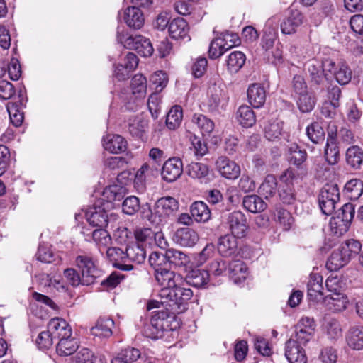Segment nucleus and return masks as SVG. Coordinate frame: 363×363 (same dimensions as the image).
<instances>
[{
	"label": "nucleus",
	"mask_w": 363,
	"mask_h": 363,
	"mask_svg": "<svg viewBox=\"0 0 363 363\" xmlns=\"http://www.w3.org/2000/svg\"><path fill=\"white\" fill-rule=\"evenodd\" d=\"M164 260L165 254L154 252L149 256L150 264L155 267V279L162 288L159 291L160 300L150 301L147 310L159 308L161 305L167 311H158L152 315L150 324L143 329L144 335L153 340L162 338L165 333L177 328L179 323L175 314L186 309L187 303L193 296V291L185 287L179 274L161 267Z\"/></svg>",
	"instance_id": "nucleus-1"
},
{
	"label": "nucleus",
	"mask_w": 363,
	"mask_h": 363,
	"mask_svg": "<svg viewBox=\"0 0 363 363\" xmlns=\"http://www.w3.org/2000/svg\"><path fill=\"white\" fill-rule=\"evenodd\" d=\"M179 202L172 196L159 199L155 203L154 210L149 203L141 206L140 214L143 219L159 225L167 222V219L174 216L179 210Z\"/></svg>",
	"instance_id": "nucleus-2"
},
{
	"label": "nucleus",
	"mask_w": 363,
	"mask_h": 363,
	"mask_svg": "<svg viewBox=\"0 0 363 363\" xmlns=\"http://www.w3.org/2000/svg\"><path fill=\"white\" fill-rule=\"evenodd\" d=\"M117 40L125 48L134 50L143 57H150L154 52L150 40L142 35H124L118 30Z\"/></svg>",
	"instance_id": "nucleus-3"
},
{
	"label": "nucleus",
	"mask_w": 363,
	"mask_h": 363,
	"mask_svg": "<svg viewBox=\"0 0 363 363\" xmlns=\"http://www.w3.org/2000/svg\"><path fill=\"white\" fill-rule=\"evenodd\" d=\"M334 68V62L326 59L320 62L315 59L309 60L306 65V69L313 86L323 85L325 81V72H331Z\"/></svg>",
	"instance_id": "nucleus-4"
},
{
	"label": "nucleus",
	"mask_w": 363,
	"mask_h": 363,
	"mask_svg": "<svg viewBox=\"0 0 363 363\" xmlns=\"http://www.w3.org/2000/svg\"><path fill=\"white\" fill-rule=\"evenodd\" d=\"M339 201L340 191L337 184H327L321 189L318 195V203L323 214L331 215Z\"/></svg>",
	"instance_id": "nucleus-5"
},
{
	"label": "nucleus",
	"mask_w": 363,
	"mask_h": 363,
	"mask_svg": "<svg viewBox=\"0 0 363 363\" xmlns=\"http://www.w3.org/2000/svg\"><path fill=\"white\" fill-rule=\"evenodd\" d=\"M74 264L81 272L83 285H90L93 284L96 279L101 275V271L98 269L91 256L87 255L77 256L74 260Z\"/></svg>",
	"instance_id": "nucleus-6"
},
{
	"label": "nucleus",
	"mask_w": 363,
	"mask_h": 363,
	"mask_svg": "<svg viewBox=\"0 0 363 363\" xmlns=\"http://www.w3.org/2000/svg\"><path fill=\"white\" fill-rule=\"evenodd\" d=\"M226 223L230 234L239 238L247 234L248 225L245 215L240 211H234L227 215Z\"/></svg>",
	"instance_id": "nucleus-7"
},
{
	"label": "nucleus",
	"mask_w": 363,
	"mask_h": 363,
	"mask_svg": "<svg viewBox=\"0 0 363 363\" xmlns=\"http://www.w3.org/2000/svg\"><path fill=\"white\" fill-rule=\"evenodd\" d=\"M105 202L99 201L94 206L90 207L85 216L89 223L97 228H106L108 225V214L106 211Z\"/></svg>",
	"instance_id": "nucleus-8"
},
{
	"label": "nucleus",
	"mask_w": 363,
	"mask_h": 363,
	"mask_svg": "<svg viewBox=\"0 0 363 363\" xmlns=\"http://www.w3.org/2000/svg\"><path fill=\"white\" fill-rule=\"evenodd\" d=\"M118 18L134 29H140L145 22L143 12L139 8L133 6L128 7L123 11H119Z\"/></svg>",
	"instance_id": "nucleus-9"
},
{
	"label": "nucleus",
	"mask_w": 363,
	"mask_h": 363,
	"mask_svg": "<svg viewBox=\"0 0 363 363\" xmlns=\"http://www.w3.org/2000/svg\"><path fill=\"white\" fill-rule=\"evenodd\" d=\"M183 163L181 159L172 157L167 160L162 169V177L167 182L176 181L182 174Z\"/></svg>",
	"instance_id": "nucleus-10"
},
{
	"label": "nucleus",
	"mask_w": 363,
	"mask_h": 363,
	"mask_svg": "<svg viewBox=\"0 0 363 363\" xmlns=\"http://www.w3.org/2000/svg\"><path fill=\"white\" fill-rule=\"evenodd\" d=\"M238 238L230 234L221 235L217 242L218 253L224 257H230L237 255L238 252Z\"/></svg>",
	"instance_id": "nucleus-11"
},
{
	"label": "nucleus",
	"mask_w": 363,
	"mask_h": 363,
	"mask_svg": "<svg viewBox=\"0 0 363 363\" xmlns=\"http://www.w3.org/2000/svg\"><path fill=\"white\" fill-rule=\"evenodd\" d=\"M48 328L50 330L53 338L57 341L65 337H70L72 335L71 326L65 320L61 318L51 319L48 323Z\"/></svg>",
	"instance_id": "nucleus-12"
},
{
	"label": "nucleus",
	"mask_w": 363,
	"mask_h": 363,
	"mask_svg": "<svg viewBox=\"0 0 363 363\" xmlns=\"http://www.w3.org/2000/svg\"><path fill=\"white\" fill-rule=\"evenodd\" d=\"M107 259L113 264V265L123 271H130L134 269L133 264L127 263L126 250L124 252L119 247H108L106 251Z\"/></svg>",
	"instance_id": "nucleus-13"
},
{
	"label": "nucleus",
	"mask_w": 363,
	"mask_h": 363,
	"mask_svg": "<svg viewBox=\"0 0 363 363\" xmlns=\"http://www.w3.org/2000/svg\"><path fill=\"white\" fill-rule=\"evenodd\" d=\"M216 167L221 176L228 179H235L240 174V167L235 162L224 156L217 159Z\"/></svg>",
	"instance_id": "nucleus-14"
},
{
	"label": "nucleus",
	"mask_w": 363,
	"mask_h": 363,
	"mask_svg": "<svg viewBox=\"0 0 363 363\" xmlns=\"http://www.w3.org/2000/svg\"><path fill=\"white\" fill-rule=\"evenodd\" d=\"M285 357L289 363H307L305 350L294 338L286 342Z\"/></svg>",
	"instance_id": "nucleus-15"
},
{
	"label": "nucleus",
	"mask_w": 363,
	"mask_h": 363,
	"mask_svg": "<svg viewBox=\"0 0 363 363\" xmlns=\"http://www.w3.org/2000/svg\"><path fill=\"white\" fill-rule=\"evenodd\" d=\"M173 240L177 245L185 247H191L199 240L198 233L189 228H179L173 236Z\"/></svg>",
	"instance_id": "nucleus-16"
},
{
	"label": "nucleus",
	"mask_w": 363,
	"mask_h": 363,
	"mask_svg": "<svg viewBox=\"0 0 363 363\" xmlns=\"http://www.w3.org/2000/svg\"><path fill=\"white\" fill-rule=\"evenodd\" d=\"M303 22V15L298 10H291L289 16L280 24L281 33L285 35L294 34Z\"/></svg>",
	"instance_id": "nucleus-17"
},
{
	"label": "nucleus",
	"mask_w": 363,
	"mask_h": 363,
	"mask_svg": "<svg viewBox=\"0 0 363 363\" xmlns=\"http://www.w3.org/2000/svg\"><path fill=\"white\" fill-rule=\"evenodd\" d=\"M347 346L354 350H363V325H351L345 334Z\"/></svg>",
	"instance_id": "nucleus-18"
},
{
	"label": "nucleus",
	"mask_w": 363,
	"mask_h": 363,
	"mask_svg": "<svg viewBox=\"0 0 363 363\" xmlns=\"http://www.w3.org/2000/svg\"><path fill=\"white\" fill-rule=\"evenodd\" d=\"M247 99L254 108L262 107L266 101V91L264 87L258 83L252 84L247 89Z\"/></svg>",
	"instance_id": "nucleus-19"
},
{
	"label": "nucleus",
	"mask_w": 363,
	"mask_h": 363,
	"mask_svg": "<svg viewBox=\"0 0 363 363\" xmlns=\"http://www.w3.org/2000/svg\"><path fill=\"white\" fill-rule=\"evenodd\" d=\"M307 294L310 300L319 301L323 296V277L318 273H311L307 284Z\"/></svg>",
	"instance_id": "nucleus-20"
},
{
	"label": "nucleus",
	"mask_w": 363,
	"mask_h": 363,
	"mask_svg": "<svg viewBox=\"0 0 363 363\" xmlns=\"http://www.w3.org/2000/svg\"><path fill=\"white\" fill-rule=\"evenodd\" d=\"M228 273L233 282L242 283L247 277V267L241 260H233L228 263Z\"/></svg>",
	"instance_id": "nucleus-21"
},
{
	"label": "nucleus",
	"mask_w": 363,
	"mask_h": 363,
	"mask_svg": "<svg viewBox=\"0 0 363 363\" xmlns=\"http://www.w3.org/2000/svg\"><path fill=\"white\" fill-rule=\"evenodd\" d=\"M114 322L110 318H99L91 328V334L100 338H108L113 334Z\"/></svg>",
	"instance_id": "nucleus-22"
},
{
	"label": "nucleus",
	"mask_w": 363,
	"mask_h": 363,
	"mask_svg": "<svg viewBox=\"0 0 363 363\" xmlns=\"http://www.w3.org/2000/svg\"><path fill=\"white\" fill-rule=\"evenodd\" d=\"M186 172L192 179L199 180L201 183L210 181L208 166L201 162H191L186 167Z\"/></svg>",
	"instance_id": "nucleus-23"
},
{
	"label": "nucleus",
	"mask_w": 363,
	"mask_h": 363,
	"mask_svg": "<svg viewBox=\"0 0 363 363\" xmlns=\"http://www.w3.org/2000/svg\"><path fill=\"white\" fill-rule=\"evenodd\" d=\"M103 141L104 149L111 153H121L127 149V141L119 135H108Z\"/></svg>",
	"instance_id": "nucleus-24"
},
{
	"label": "nucleus",
	"mask_w": 363,
	"mask_h": 363,
	"mask_svg": "<svg viewBox=\"0 0 363 363\" xmlns=\"http://www.w3.org/2000/svg\"><path fill=\"white\" fill-rule=\"evenodd\" d=\"M211 95L208 105L210 111H216L219 108H225L228 102V96L225 91L219 87H213L211 89Z\"/></svg>",
	"instance_id": "nucleus-25"
},
{
	"label": "nucleus",
	"mask_w": 363,
	"mask_h": 363,
	"mask_svg": "<svg viewBox=\"0 0 363 363\" xmlns=\"http://www.w3.org/2000/svg\"><path fill=\"white\" fill-rule=\"evenodd\" d=\"M127 263L140 264L146 259V251L141 243L133 242L126 247Z\"/></svg>",
	"instance_id": "nucleus-26"
},
{
	"label": "nucleus",
	"mask_w": 363,
	"mask_h": 363,
	"mask_svg": "<svg viewBox=\"0 0 363 363\" xmlns=\"http://www.w3.org/2000/svg\"><path fill=\"white\" fill-rule=\"evenodd\" d=\"M325 307L333 312H340L347 307V298L341 292H336L326 296L323 298Z\"/></svg>",
	"instance_id": "nucleus-27"
},
{
	"label": "nucleus",
	"mask_w": 363,
	"mask_h": 363,
	"mask_svg": "<svg viewBox=\"0 0 363 363\" xmlns=\"http://www.w3.org/2000/svg\"><path fill=\"white\" fill-rule=\"evenodd\" d=\"M350 261V255H346L342 248L340 247L338 249L335 250L328 259L326 267L331 272L337 271L345 266Z\"/></svg>",
	"instance_id": "nucleus-28"
},
{
	"label": "nucleus",
	"mask_w": 363,
	"mask_h": 363,
	"mask_svg": "<svg viewBox=\"0 0 363 363\" xmlns=\"http://www.w3.org/2000/svg\"><path fill=\"white\" fill-rule=\"evenodd\" d=\"M190 212L191 216L197 223H206L211 219V210L203 201L194 202L190 207Z\"/></svg>",
	"instance_id": "nucleus-29"
},
{
	"label": "nucleus",
	"mask_w": 363,
	"mask_h": 363,
	"mask_svg": "<svg viewBox=\"0 0 363 363\" xmlns=\"http://www.w3.org/2000/svg\"><path fill=\"white\" fill-rule=\"evenodd\" d=\"M168 30L172 38L184 39L188 35V23L182 18H174L169 23Z\"/></svg>",
	"instance_id": "nucleus-30"
},
{
	"label": "nucleus",
	"mask_w": 363,
	"mask_h": 363,
	"mask_svg": "<svg viewBox=\"0 0 363 363\" xmlns=\"http://www.w3.org/2000/svg\"><path fill=\"white\" fill-rule=\"evenodd\" d=\"M186 279L189 285L201 288L208 282L209 272L201 269H194L188 273Z\"/></svg>",
	"instance_id": "nucleus-31"
},
{
	"label": "nucleus",
	"mask_w": 363,
	"mask_h": 363,
	"mask_svg": "<svg viewBox=\"0 0 363 363\" xmlns=\"http://www.w3.org/2000/svg\"><path fill=\"white\" fill-rule=\"evenodd\" d=\"M242 206L245 209L252 213L262 212L267 206L263 199L255 194L245 196L242 200Z\"/></svg>",
	"instance_id": "nucleus-32"
},
{
	"label": "nucleus",
	"mask_w": 363,
	"mask_h": 363,
	"mask_svg": "<svg viewBox=\"0 0 363 363\" xmlns=\"http://www.w3.org/2000/svg\"><path fill=\"white\" fill-rule=\"evenodd\" d=\"M329 73L333 74L337 82L341 85L347 84L352 79V71L345 62L335 64L334 62V68Z\"/></svg>",
	"instance_id": "nucleus-33"
},
{
	"label": "nucleus",
	"mask_w": 363,
	"mask_h": 363,
	"mask_svg": "<svg viewBox=\"0 0 363 363\" xmlns=\"http://www.w3.org/2000/svg\"><path fill=\"white\" fill-rule=\"evenodd\" d=\"M124 195L125 189L123 187L118 185H111L104 189L101 201L106 200L105 206L108 208L111 203L121 201Z\"/></svg>",
	"instance_id": "nucleus-34"
},
{
	"label": "nucleus",
	"mask_w": 363,
	"mask_h": 363,
	"mask_svg": "<svg viewBox=\"0 0 363 363\" xmlns=\"http://www.w3.org/2000/svg\"><path fill=\"white\" fill-rule=\"evenodd\" d=\"M236 119L245 128L252 127L256 122L253 110L247 105L240 106L236 112Z\"/></svg>",
	"instance_id": "nucleus-35"
},
{
	"label": "nucleus",
	"mask_w": 363,
	"mask_h": 363,
	"mask_svg": "<svg viewBox=\"0 0 363 363\" xmlns=\"http://www.w3.org/2000/svg\"><path fill=\"white\" fill-rule=\"evenodd\" d=\"M191 122L197 126L203 136L209 135L214 130V122L205 115L195 113Z\"/></svg>",
	"instance_id": "nucleus-36"
},
{
	"label": "nucleus",
	"mask_w": 363,
	"mask_h": 363,
	"mask_svg": "<svg viewBox=\"0 0 363 363\" xmlns=\"http://www.w3.org/2000/svg\"><path fill=\"white\" fill-rule=\"evenodd\" d=\"M77 348V340L71 336L58 341L56 352L60 356H69L74 353Z\"/></svg>",
	"instance_id": "nucleus-37"
},
{
	"label": "nucleus",
	"mask_w": 363,
	"mask_h": 363,
	"mask_svg": "<svg viewBox=\"0 0 363 363\" xmlns=\"http://www.w3.org/2000/svg\"><path fill=\"white\" fill-rule=\"evenodd\" d=\"M277 189V182L276 177L272 174H268L259 188V194L264 196L266 199L273 197Z\"/></svg>",
	"instance_id": "nucleus-38"
},
{
	"label": "nucleus",
	"mask_w": 363,
	"mask_h": 363,
	"mask_svg": "<svg viewBox=\"0 0 363 363\" xmlns=\"http://www.w3.org/2000/svg\"><path fill=\"white\" fill-rule=\"evenodd\" d=\"M132 94L137 99L145 98L147 91V80L142 74H135L131 80Z\"/></svg>",
	"instance_id": "nucleus-39"
},
{
	"label": "nucleus",
	"mask_w": 363,
	"mask_h": 363,
	"mask_svg": "<svg viewBox=\"0 0 363 363\" xmlns=\"http://www.w3.org/2000/svg\"><path fill=\"white\" fill-rule=\"evenodd\" d=\"M183 118V111L180 106H174L168 112L166 118V125L169 130L179 128Z\"/></svg>",
	"instance_id": "nucleus-40"
},
{
	"label": "nucleus",
	"mask_w": 363,
	"mask_h": 363,
	"mask_svg": "<svg viewBox=\"0 0 363 363\" xmlns=\"http://www.w3.org/2000/svg\"><path fill=\"white\" fill-rule=\"evenodd\" d=\"M246 60L245 55L240 51L231 52L227 60L228 69L231 73L238 72L245 65Z\"/></svg>",
	"instance_id": "nucleus-41"
},
{
	"label": "nucleus",
	"mask_w": 363,
	"mask_h": 363,
	"mask_svg": "<svg viewBox=\"0 0 363 363\" xmlns=\"http://www.w3.org/2000/svg\"><path fill=\"white\" fill-rule=\"evenodd\" d=\"M140 351L134 347H128L123 350L117 357L111 360V363H131L135 362L140 357Z\"/></svg>",
	"instance_id": "nucleus-42"
},
{
	"label": "nucleus",
	"mask_w": 363,
	"mask_h": 363,
	"mask_svg": "<svg viewBox=\"0 0 363 363\" xmlns=\"http://www.w3.org/2000/svg\"><path fill=\"white\" fill-rule=\"evenodd\" d=\"M283 130V123L279 120L269 121L264 126V136L270 141L279 138Z\"/></svg>",
	"instance_id": "nucleus-43"
},
{
	"label": "nucleus",
	"mask_w": 363,
	"mask_h": 363,
	"mask_svg": "<svg viewBox=\"0 0 363 363\" xmlns=\"http://www.w3.org/2000/svg\"><path fill=\"white\" fill-rule=\"evenodd\" d=\"M347 163L354 169H359L363 162V152L357 146H352L346 152Z\"/></svg>",
	"instance_id": "nucleus-44"
},
{
	"label": "nucleus",
	"mask_w": 363,
	"mask_h": 363,
	"mask_svg": "<svg viewBox=\"0 0 363 363\" xmlns=\"http://www.w3.org/2000/svg\"><path fill=\"white\" fill-rule=\"evenodd\" d=\"M165 259L169 264L175 266L185 265L189 262V258L186 254L173 248L166 250Z\"/></svg>",
	"instance_id": "nucleus-45"
},
{
	"label": "nucleus",
	"mask_w": 363,
	"mask_h": 363,
	"mask_svg": "<svg viewBox=\"0 0 363 363\" xmlns=\"http://www.w3.org/2000/svg\"><path fill=\"white\" fill-rule=\"evenodd\" d=\"M148 129V121L142 118H135L128 126V131L130 133L137 138H142L143 133H145Z\"/></svg>",
	"instance_id": "nucleus-46"
},
{
	"label": "nucleus",
	"mask_w": 363,
	"mask_h": 363,
	"mask_svg": "<svg viewBox=\"0 0 363 363\" xmlns=\"http://www.w3.org/2000/svg\"><path fill=\"white\" fill-rule=\"evenodd\" d=\"M308 138L314 143H319L325 139V131L318 122H313L306 128Z\"/></svg>",
	"instance_id": "nucleus-47"
},
{
	"label": "nucleus",
	"mask_w": 363,
	"mask_h": 363,
	"mask_svg": "<svg viewBox=\"0 0 363 363\" xmlns=\"http://www.w3.org/2000/svg\"><path fill=\"white\" fill-rule=\"evenodd\" d=\"M324 155L329 164L333 165L338 162L340 160V151L336 142H326Z\"/></svg>",
	"instance_id": "nucleus-48"
},
{
	"label": "nucleus",
	"mask_w": 363,
	"mask_h": 363,
	"mask_svg": "<svg viewBox=\"0 0 363 363\" xmlns=\"http://www.w3.org/2000/svg\"><path fill=\"white\" fill-rule=\"evenodd\" d=\"M279 197L283 204L293 205L296 201V194L293 186H281L279 191Z\"/></svg>",
	"instance_id": "nucleus-49"
},
{
	"label": "nucleus",
	"mask_w": 363,
	"mask_h": 363,
	"mask_svg": "<svg viewBox=\"0 0 363 363\" xmlns=\"http://www.w3.org/2000/svg\"><path fill=\"white\" fill-rule=\"evenodd\" d=\"M290 152V162L297 167H299L303 162L306 161L307 153L305 150H301L298 145L294 143L289 147Z\"/></svg>",
	"instance_id": "nucleus-50"
},
{
	"label": "nucleus",
	"mask_w": 363,
	"mask_h": 363,
	"mask_svg": "<svg viewBox=\"0 0 363 363\" xmlns=\"http://www.w3.org/2000/svg\"><path fill=\"white\" fill-rule=\"evenodd\" d=\"M345 189L352 199H357L363 194V182L358 179H351L346 183Z\"/></svg>",
	"instance_id": "nucleus-51"
},
{
	"label": "nucleus",
	"mask_w": 363,
	"mask_h": 363,
	"mask_svg": "<svg viewBox=\"0 0 363 363\" xmlns=\"http://www.w3.org/2000/svg\"><path fill=\"white\" fill-rule=\"evenodd\" d=\"M91 238L98 245L101 246L108 245L111 240L109 234L104 230V228H99L94 230L91 233V236H89V235H86V240L90 241Z\"/></svg>",
	"instance_id": "nucleus-52"
},
{
	"label": "nucleus",
	"mask_w": 363,
	"mask_h": 363,
	"mask_svg": "<svg viewBox=\"0 0 363 363\" xmlns=\"http://www.w3.org/2000/svg\"><path fill=\"white\" fill-rule=\"evenodd\" d=\"M315 104V98L310 94L308 91L300 94L297 105L299 108V110L303 113H308L311 111Z\"/></svg>",
	"instance_id": "nucleus-53"
},
{
	"label": "nucleus",
	"mask_w": 363,
	"mask_h": 363,
	"mask_svg": "<svg viewBox=\"0 0 363 363\" xmlns=\"http://www.w3.org/2000/svg\"><path fill=\"white\" fill-rule=\"evenodd\" d=\"M326 332L330 340H337L342 337V330L338 320L334 318H328L325 323Z\"/></svg>",
	"instance_id": "nucleus-54"
},
{
	"label": "nucleus",
	"mask_w": 363,
	"mask_h": 363,
	"mask_svg": "<svg viewBox=\"0 0 363 363\" xmlns=\"http://www.w3.org/2000/svg\"><path fill=\"white\" fill-rule=\"evenodd\" d=\"M355 213L354 206L351 203L344 204L338 213L337 218L341 219L345 227H347L352 220Z\"/></svg>",
	"instance_id": "nucleus-55"
},
{
	"label": "nucleus",
	"mask_w": 363,
	"mask_h": 363,
	"mask_svg": "<svg viewBox=\"0 0 363 363\" xmlns=\"http://www.w3.org/2000/svg\"><path fill=\"white\" fill-rule=\"evenodd\" d=\"M139 209V199L135 196L127 197L122 203V211L125 214L134 215Z\"/></svg>",
	"instance_id": "nucleus-56"
},
{
	"label": "nucleus",
	"mask_w": 363,
	"mask_h": 363,
	"mask_svg": "<svg viewBox=\"0 0 363 363\" xmlns=\"http://www.w3.org/2000/svg\"><path fill=\"white\" fill-rule=\"evenodd\" d=\"M346 255H350V259L357 255L362 249V244L359 241L354 239L347 240L340 246Z\"/></svg>",
	"instance_id": "nucleus-57"
},
{
	"label": "nucleus",
	"mask_w": 363,
	"mask_h": 363,
	"mask_svg": "<svg viewBox=\"0 0 363 363\" xmlns=\"http://www.w3.org/2000/svg\"><path fill=\"white\" fill-rule=\"evenodd\" d=\"M94 359L92 351L88 348H82L73 357L72 363H94Z\"/></svg>",
	"instance_id": "nucleus-58"
},
{
	"label": "nucleus",
	"mask_w": 363,
	"mask_h": 363,
	"mask_svg": "<svg viewBox=\"0 0 363 363\" xmlns=\"http://www.w3.org/2000/svg\"><path fill=\"white\" fill-rule=\"evenodd\" d=\"M190 150L197 157V159H199L208 152V147L204 142L201 141L200 138L194 136V138L191 139Z\"/></svg>",
	"instance_id": "nucleus-59"
},
{
	"label": "nucleus",
	"mask_w": 363,
	"mask_h": 363,
	"mask_svg": "<svg viewBox=\"0 0 363 363\" xmlns=\"http://www.w3.org/2000/svg\"><path fill=\"white\" fill-rule=\"evenodd\" d=\"M277 39V30L275 28H266L262 39V47L265 50L271 49Z\"/></svg>",
	"instance_id": "nucleus-60"
},
{
	"label": "nucleus",
	"mask_w": 363,
	"mask_h": 363,
	"mask_svg": "<svg viewBox=\"0 0 363 363\" xmlns=\"http://www.w3.org/2000/svg\"><path fill=\"white\" fill-rule=\"evenodd\" d=\"M6 110L11 123L16 127L20 126L23 121V115L17 109V105L9 102L6 104Z\"/></svg>",
	"instance_id": "nucleus-61"
},
{
	"label": "nucleus",
	"mask_w": 363,
	"mask_h": 363,
	"mask_svg": "<svg viewBox=\"0 0 363 363\" xmlns=\"http://www.w3.org/2000/svg\"><path fill=\"white\" fill-rule=\"evenodd\" d=\"M54 340L52 335L48 329L47 331H43L38 334L35 342L38 348L46 350L50 348L53 344Z\"/></svg>",
	"instance_id": "nucleus-62"
},
{
	"label": "nucleus",
	"mask_w": 363,
	"mask_h": 363,
	"mask_svg": "<svg viewBox=\"0 0 363 363\" xmlns=\"http://www.w3.org/2000/svg\"><path fill=\"white\" fill-rule=\"evenodd\" d=\"M64 277L69 284L72 286L83 285L82 276H80L78 272L73 268H67L64 270Z\"/></svg>",
	"instance_id": "nucleus-63"
},
{
	"label": "nucleus",
	"mask_w": 363,
	"mask_h": 363,
	"mask_svg": "<svg viewBox=\"0 0 363 363\" xmlns=\"http://www.w3.org/2000/svg\"><path fill=\"white\" fill-rule=\"evenodd\" d=\"M35 256L41 262L51 263L55 261L53 252L47 246L40 245Z\"/></svg>",
	"instance_id": "nucleus-64"
}]
</instances>
